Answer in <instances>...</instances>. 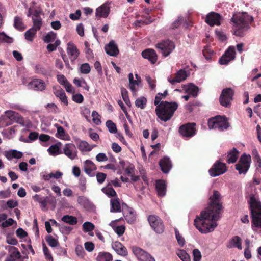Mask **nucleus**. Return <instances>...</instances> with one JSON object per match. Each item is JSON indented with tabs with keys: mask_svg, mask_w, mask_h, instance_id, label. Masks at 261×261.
Masks as SVG:
<instances>
[{
	"mask_svg": "<svg viewBox=\"0 0 261 261\" xmlns=\"http://www.w3.org/2000/svg\"><path fill=\"white\" fill-rule=\"evenodd\" d=\"M220 200V193L214 191L213 195L210 198L208 207L202 211L200 215L195 219L194 225L201 233L212 232L217 227L216 221L219 219L220 211L222 208Z\"/></svg>",
	"mask_w": 261,
	"mask_h": 261,
	"instance_id": "nucleus-1",
	"label": "nucleus"
},
{
	"mask_svg": "<svg viewBox=\"0 0 261 261\" xmlns=\"http://www.w3.org/2000/svg\"><path fill=\"white\" fill-rule=\"evenodd\" d=\"M254 18L248 13L236 12L231 19L232 22L233 34L237 36L243 37L251 29V24Z\"/></svg>",
	"mask_w": 261,
	"mask_h": 261,
	"instance_id": "nucleus-2",
	"label": "nucleus"
},
{
	"mask_svg": "<svg viewBox=\"0 0 261 261\" xmlns=\"http://www.w3.org/2000/svg\"><path fill=\"white\" fill-rule=\"evenodd\" d=\"M161 100L160 94H157L154 100V105L156 106V114L159 119L166 122L172 117L174 112L177 109L178 104L175 102H161Z\"/></svg>",
	"mask_w": 261,
	"mask_h": 261,
	"instance_id": "nucleus-3",
	"label": "nucleus"
},
{
	"mask_svg": "<svg viewBox=\"0 0 261 261\" xmlns=\"http://www.w3.org/2000/svg\"><path fill=\"white\" fill-rule=\"evenodd\" d=\"M252 217V229L254 231L261 232V202L254 195H251L249 201Z\"/></svg>",
	"mask_w": 261,
	"mask_h": 261,
	"instance_id": "nucleus-4",
	"label": "nucleus"
},
{
	"mask_svg": "<svg viewBox=\"0 0 261 261\" xmlns=\"http://www.w3.org/2000/svg\"><path fill=\"white\" fill-rule=\"evenodd\" d=\"M208 126L210 129L223 131L227 129L229 125L225 117L219 116L210 119L208 121Z\"/></svg>",
	"mask_w": 261,
	"mask_h": 261,
	"instance_id": "nucleus-5",
	"label": "nucleus"
},
{
	"mask_svg": "<svg viewBox=\"0 0 261 261\" xmlns=\"http://www.w3.org/2000/svg\"><path fill=\"white\" fill-rule=\"evenodd\" d=\"M251 156L243 154L239 162L236 165V169L240 174H245L248 170L251 163Z\"/></svg>",
	"mask_w": 261,
	"mask_h": 261,
	"instance_id": "nucleus-6",
	"label": "nucleus"
},
{
	"mask_svg": "<svg viewBox=\"0 0 261 261\" xmlns=\"http://www.w3.org/2000/svg\"><path fill=\"white\" fill-rule=\"evenodd\" d=\"M156 47L164 57H167L174 49L175 44L173 42L167 40L161 41L156 44Z\"/></svg>",
	"mask_w": 261,
	"mask_h": 261,
	"instance_id": "nucleus-7",
	"label": "nucleus"
},
{
	"mask_svg": "<svg viewBox=\"0 0 261 261\" xmlns=\"http://www.w3.org/2000/svg\"><path fill=\"white\" fill-rule=\"evenodd\" d=\"M227 171L226 165L217 160L209 169L208 172L211 176L216 177L222 175Z\"/></svg>",
	"mask_w": 261,
	"mask_h": 261,
	"instance_id": "nucleus-8",
	"label": "nucleus"
},
{
	"mask_svg": "<svg viewBox=\"0 0 261 261\" xmlns=\"http://www.w3.org/2000/svg\"><path fill=\"white\" fill-rule=\"evenodd\" d=\"M234 91L231 88L224 89L220 95L219 100L220 104L225 107H229L233 99Z\"/></svg>",
	"mask_w": 261,
	"mask_h": 261,
	"instance_id": "nucleus-9",
	"label": "nucleus"
},
{
	"mask_svg": "<svg viewBox=\"0 0 261 261\" xmlns=\"http://www.w3.org/2000/svg\"><path fill=\"white\" fill-rule=\"evenodd\" d=\"M148 221L150 226L158 233H162L164 230V226L163 221L158 217L155 215H150L148 218Z\"/></svg>",
	"mask_w": 261,
	"mask_h": 261,
	"instance_id": "nucleus-10",
	"label": "nucleus"
},
{
	"mask_svg": "<svg viewBox=\"0 0 261 261\" xmlns=\"http://www.w3.org/2000/svg\"><path fill=\"white\" fill-rule=\"evenodd\" d=\"M132 250L134 254L140 261H155L151 255L138 247L133 246Z\"/></svg>",
	"mask_w": 261,
	"mask_h": 261,
	"instance_id": "nucleus-11",
	"label": "nucleus"
},
{
	"mask_svg": "<svg viewBox=\"0 0 261 261\" xmlns=\"http://www.w3.org/2000/svg\"><path fill=\"white\" fill-rule=\"evenodd\" d=\"M77 150L75 145L73 143H66L63 147V152L67 158L71 160L77 159Z\"/></svg>",
	"mask_w": 261,
	"mask_h": 261,
	"instance_id": "nucleus-12",
	"label": "nucleus"
},
{
	"mask_svg": "<svg viewBox=\"0 0 261 261\" xmlns=\"http://www.w3.org/2000/svg\"><path fill=\"white\" fill-rule=\"evenodd\" d=\"M22 84L25 85L29 89L34 90L36 91H42L45 90L46 84L45 82L38 79H35L29 82L25 83L24 80L22 81Z\"/></svg>",
	"mask_w": 261,
	"mask_h": 261,
	"instance_id": "nucleus-13",
	"label": "nucleus"
},
{
	"mask_svg": "<svg viewBox=\"0 0 261 261\" xmlns=\"http://www.w3.org/2000/svg\"><path fill=\"white\" fill-rule=\"evenodd\" d=\"M179 132L184 137L189 138L196 134L195 124L189 123L179 127Z\"/></svg>",
	"mask_w": 261,
	"mask_h": 261,
	"instance_id": "nucleus-14",
	"label": "nucleus"
},
{
	"mask_svg": "<svg viewBox=\"0 0 261 261\" xmlns=\"http://www.w3.org/2000/svg\"><path fill=\"white\" fill-rule=\"evenodd\" d=\"M188 77V73L185 70L181 69L176 73L175 77L168 76V81L172 85H175L176 83H180L185 81Z\"/></svg>",
	"mask_w": 261,
	"mask_h": 261,
	"instance_id": "nucleus-15",
	"label": "nucleus"
},
{
	"mask_svg": "<svg viewBox=\"0 0 261 261\" xmlns=\"http://www.w3.org/2000/svg\"><path fill=\"white\" fill-rule=\"evenodd\" d=\"M221 16L217 13L211 12L207 14L205 22L210 26L219 25L221 24Z\"/></svg>",
	"mask_w": 261,
	"mask_h": 261,
	"instance_id": "nucleus-16",
	"label": "nucleus"
},
{
	"mask_svg": "<svg viewBox=\"0 0 261 261\" xmlns=\"http://www.w3.org/2000/svg\"><path fill=\"white\" fill-rule=\"evenodd\" d=\"M67 53L72 63L74 62L80 54L76 46L72 42L67 43Z\"/></svg>",
	"mask_w": 261,
	"mask_h": 261,
	"instance_id": "nucleus-17",
	"label": "nucleus"
},
{
	"mask_svg": "<svg viewBox=\"0 0 261 261\" xmlns=\"http://www.w3.org/2000/svg\"><path fill=\"white\" fill-rule=\"evenodd\" d=\"M83 169L88 176L94 177L95 176V171L96 170L97 167L92 161L87 160L84 162Z\"/></svg>",
	"mask_w": 261,
	"mask_h": 261,
	"instance_id": "nucleus-18",
	"label": "nucleus"
},
{
	"mask_svg": "<svg viewBox=\"0 0 261 261\" xmlns=\"http://www.w3.org/2000/svg\"><path fill=\"white\" fill-rule=\"evenodd\" d=\"M226 246L228 249L235 248L239 250H242V240L240 237L238 236H233L227 241Z\"/></svg>",
	"mask_w": 261,
	"mask_h": 261,
	"instance_id": "nucleus-19",
	"label": "nucleus"
},
{
	"mask_svg": "<svg viewBox=\"0 0 261 261\" xmlns=\"http://www.w3.org/2000/svg\"><path fill=\"white\" fill-rule=\"evenodd\" d=\"M113 249L119 255L126 256L128 254L126 248L120 242L116 241L112 243Z\"/></svg>",
	"mask_w": 261,
	"mask_h": 261,
	"instance_id": "nucleus-20",
	"label": "nucleus"
},
{
	"mask_svg": "<svg viewBox=\"0 0 261 261\" xmlns=\"http://www.w3.org/2000/svg\"><path fill=\"white\" fill-rule=\"evenodd\" d=\"M105 49L106 53L111 56L116 57L119 54L118 46L114 40L110 41L106 45Z\"/></svg>",
	"mask_w": 261,
	"mask_h": 261,
	"instance_id": "nucleus-21",
	"label": "nucleus"
},
{
	"mask_svg": "<svg viewBox=\"0 0 261 261\" xmlns=\"http://www.w3.org/2000/svg\"><path fill=\"white\" fill-rule=\"evenodd\" d=\"M120 168H121L126 175L130 176L135 171V168L133 164L128 162L120 161L119 162Z\"/></svg>",
	"mask_w": 261,
	"mask_h": 261,
	"instance_id": "nucleus-22",
	"label": "nucleus"
},
{
	"mask_svg": "<svg viewBox=\"0 0 261 261\" xmlns=\"http://www.w3.org/2000/svg\"><path fill=\"white\" fill-rule=\"evenodd\" d=\"M110 13V7L107 3H105L96 10V16L97 17H107Z\"/></svg>",
	"mask_w": 261,
	"mask_h": 261,
	"instance_id": "nucleus-23",
	"label": "nucleus"
},
{
	"mask_svg": "<svg viewBox=\"0 0 261 261\" xmlns=\"http://www.w3.org/2000/svg\"><path fill=\"white\" fill-rule=\"evenodd\" d=\"M54 93L65 106L68 105V102L66 94L64 91L60 86H57L54 88Z\"/></svg>",
	"mask_w": 261,
	"mask_h": 261,
	"instance_id": "nucleus-24",
	"label": "nucleus"
},
{
	"mask_svg": "<svg viewBox=\"0 0 261 261\" xmlns=\"http://www.w3.org/2000/svg\"><path fill=\"white\" fill-rule=\"evenodd\" d=\"M159 164L161 170L164 173H168L172 167V163L170 159L166 156L161 160Z\"/></svg>",
	"mask_w": 261,
	"mask_h": 261,
	"instance_id": "nucleus-25",
	"label": "nucleus"
},
{
	"mask_svg": "<svg viewBox=\"0 0 261 261\" xmlns=\"http://www.w3.org/2000/svg\"><path fill=\"white\" fill-rule=\"evenodd\" d=\"M142 56L144 58L148 59L152 63H154L157 61V55L153 49H145L142 51Z\"/></svg>",
	"mask_w": 261,
	"mask_h": 261,
	"instance_id": "nucleus-26",
	"label": "nucleus"
},
{
	"mask_svg": "<svg viewBox=\"0 0 261 261\" xmlns=\"http://www.w3.org/2000/svg\"><path fill=\"white\" fill-rule=\"evenodd\" d=\"M129 88L134 93H136L139 87H141V83L134 79L132 73L128 74Z\"/></svg>",
	"mask_w": 261,
	"mask_h": 261,
	"instance_id": "nucleus-27",
	"label": "nucleus"
},
{
	"mask_svg": "<svg viewBox=\"0 0 261 261\" xmlns=\"http://www.w3.org/2000/svg\"><path fill=\"white\" fill-rule=\"evenodd\" d=\"M121 219L112 221L109 225L112 227L113 230L119 236H122L125 232V227L124 225L117 226L116 223Z\"/></svg>",
	"mask_w": 261,
	"mask_h": 261,
	"instance_id": "nucleus-28",
	"label": "nucleus"
},
{
	"mask_svg": "<svg viewBox=\"0 0 261 261\" xmlns=\"http://www.w3.org/2000/svg\"><path fill=\"white\" fill-rule=\"evenodd\" d=\"M156 189L159 196L163 197L165 196L166 191V185L165 181L162 180L156 181Z\"/></svg>",
	"mask_w": 261,
	"mask_h": 261,
	"instance_id": "nucleus-29",
	"label": "nucleus"
},
{
	"mask_svg": "<svg viewBox=\"0 0 261 261\" xmlns=\"http://www.w3.org/2000/svg\"><path fill=\"white\" fill-rule=\"evenodd\" d=\"M4 155L8 160H11L13 158L20 159L22 158L23 154L21 152L16 150H11L10 151H6Z\"/></svg>",
	"mask_w": 261,
	"mask_h": 261,
	"instance_id": "nucleus-30",
	"label": "nucleus"
},
{
	"mask_svg": "<svg viewBox=\"0 0 261 261\" xmlns=\"http://www.w3.org/2000/svg\"><path fill=\"white\" fill-rule=\"evenodd\" d=\"M239 156V151L237 149L233 148L232 150L227 152V162L228 164L235 163Z\"/></svg>",
	"mask_w": 261,
	"mask_h": 261,
	"instance_id": "nucleus-31",
	"label": "nucleus"
},
{
	"mask_svg": "<svg viewBox=\"0 0 261 261\" xmlns=\"http://www.w3.org/2000/svg\"><path fill=\"white\" fill-rule=\"evenodd\" d=\"M110 212L111 213H117L121 212V205L119 199L117 197L112 198L110 200Z\"/></svg>",
	"mask_w": 261,
	"mask_h": 261,
	"instance_id": "nucleus-32",
	"label": "nucleus"
},
{
	"mask_svg": "<svg viewBox=\"0 0 261 261\" xmlns=\"http://www.w3.org/2000/svg\"><path fill=\"white\" fill-rule=\"evenodd\" d=\"M78 148L81 152L90 151L95 145L89 144L87 141L81 140L77 144Z\"/></svg>",
	"mask_w": 261,
	"mask_h": 261,
	"instance_id": "nucleus-33",
	"label": "nucleus"
},
{
	"mask_svg": "<svg viewBox=\"0 0 261 261\" xmlns=\"http://www.w3.org/2000/svg\"><path fill=\"white\" fill-rule=\"evenodd\" d=\"M184 90L190 95L196 97L198 92V88L192 84L184 85Z\"/></svg>",
	"mask_w": 261,
	"mask_h": 261,
	"instance_id": "nucleus-34",
	"label": "nucleus"
},
{
	"mask_svg": "<svg viewBox=\"0 0 261 261\" xmlns=\"http://www.w3.org/2000/svg\"><path fill=\"white\" fill-rule=\"evenodd\" d=\"M123 216L129 223H133L136 219L135 213L129 208L127 211L123 212Z\"/></svg>",
	"mask_w": 261,
	"mask_h": 261,
	"instance_id": "nucleus-35",
	"label": "nucleus"
},
{
	"mask_svg": "<svg viewBox=\"0 0 261 261\" xmlns=\"http://www.w3.org/2000/svg\"><path fill=\"white\" fill-rule=\"evenodd\" d=\"M112 255L107 252H100L98 253L96 257L97 261H112Z\"/></svg>",
	"mask_w": 261,
	"mask_h": 261,
	"instance_id": "nucleus-36",
	"label": "nucleus"
},
{
	"mask_svg": "<svg viewBox=\"0 0 261 261\" xmlns=\"http://www.w3.org/2000/svg\"><path fill=\"white\" fill-rule=\"evenodd\" d=\"M14 27L19 31H23L25 29V26L21 18L19 16L14 17Z\"/></svg>",
	"mask_w": 261,
	"mask_h": 261,
	"instance_id": "nucleus-37",
	"label": "nucleus"
},
{
	"mask_svg": "<svg viewBox=\"0 0 261 261\" xmlns=\"http://www.w3.org/2000/svg\"><path fill=\"white\" fill-rule=\"evenodd\" d=\"M223 56H227L229 60H233L236 57L235 47L233 46H229L225 51Z\"/></svg>",
	"mask_w": 261,
	"mask_h": 261,
	"instance_id": "nucleus-38",
	"label": "nucleus"
},
{
	"mask_svg": "<svg viewBox=\"0 0 261 261\" xmlns=\"http://www.w3.org/2000/svg\"><path fill=\"white\" fill-rule=\"evenodd\" d=\"M62 221L70 225H75L77 223V221L76 217L69 215H65L62 217Z\"/></svg>",
	"mask_w": 261,
	"mask_h": 261,
	"instance_id": "nucleus-39",
	"label": "nucleus"
},
{
	"mask_svg": "<svg viewBox=\"0 0 261 261\" xmlns=\"http://www.w3.org/2000/svg\"><path fill=\"white\" fill-rule=\"evenodd\" d=\"M0 42L10 44L13 42V38L8 36L4 32H0Z\"/></svg>",
	"mask_w": 261,
	"mask_h": 261,
	"instance_id": "nucleus-40",
	"label": "nucleus"
},
{
	"mask_svg": "<svg viewBox=\"0 0 261 261\" xmlns=\"http://www.w3.org/2000/svg\"><path fill=\"white\" fill-rule=\"evenodd\" d=\"M147 103V99L144 96L138 98L135 101V105L137 107L141 109L145 108Z\"/></svg>",
	"mask_w": 261,
	"mask_h": 261,
	"instance_id": "nucleus-41",
	"label": "nucleus"
},
{
	"mask_svg": "<svg viewBox=\"0 0 261 261\" xmlns=\"http://www.w3.org/2000/svg\"><path fill=\"white\" fill-rule=\"evenodd\" d=\"M37 32L35 29L30 28L24 34L25 39L30 42H32Z\"/></svg>",
	"mask_w": 261,
	"mask_h": 261,
	"instance_id": "nucleus-42",
	"label": "nucleus"
},
{
	"mask_svg": "<svg viewBox=\"0 0 261 261\" xmlns=\"http://www.w3.org/2000/svg\"><path fill=\"white\" fill-rule=\"evenodd\" d=\"M57 36L56 33L50 31L44 36L43 40L45 43H50L54 41Z\"/></svg>",
	"mask_w": 261,
	"mask_h": 261,
	"instance_id": "nucleus-43",
	"label": "nucleus"
},
{
	"mask_svg": "<svg viewBox=\"0 0 261 261\" xmlns=\"http://www.w3.org/2000/svg\"><path fill=\"white\" fill-rule=\"evenodd\" d=\"M106 125L108 129L109 132L111 134H116L117 132V129L116 124L110 120L107 121Z\"/></svg>",
	"mask_w": 261,
	"mask_h": 261,
	"instance_id": "nucleus-44",
	"label": "nucleus"
},
{
	"mask_svg": "<svg viewBox=\"0 0 261 261\" xmlns=\"http://www.w3.org/2000/svg\"><path fill=\"white\" fill-rule=\"evenodd\" d=\"M32 20L33 26L31 28L35 29L37 32L41 29L42 25V19L41 18H35L33 17Z\"/></svg>",
	"mask_w": 261,
	"mask_h": 261,
	"instance_id": "nucleus-45",
	"label": "nucleus"
},
{
	"mask_svg": "<svg viewBox=\"0 0 261 261\" xmlns=\"http://www.w3.org/2000/svg\"><path fill=\"white\" fill-rule=\"evenodd\" d=\"M177 255L182 261H191L189 255L184 250H179Z\"/></svg>",
	"mask_w": 261,
	"mask_h": 261,
	"instance_id": "nucleus-46",
	"label": "nucleus"
},
{
	"mask_svg": "<svg viewBox=\"0 0 261 261\" xmlns=\"http://www.w3.org/2000/svg\"><path fill=\"white\" fill-rule=\"evenodd\" d=\"M49 153L52 155H57L62 153L60 151L59 147L57 145H51L47 149Z\"/></svg>",
	"mask_w": 261,
	"mask_h": 261,
	"instance_id": "nucleus-47",
	"label": "nucleus"
},
{
	"mask_svg": "<svg viewBox=\"0 0 261 261\" xmlns=\"http://www.w3.org/2000/svg\"><path fill=\"white\" fill-rule=\"evenodd\" d=\"M121 93L122 97V98L125 102V103L129 107H130L131 103L129 100L128 92L124 88L121 89Z\"/></svg>",
	"mask_w": 261,
	"mask_h": 261,
	"instance_id": "nucleus-48",
	"label": "nucleus"
},
{
	"mask_svg": "<svg viewBox=\"0 0 261 261\" xmlns=\"http://www.w3.org/2000/svg\"><path fill=\"white\" fill-rule=\"evenodd\" d=\"M45 239L48 245L51 247H55L59 244L58 240L51 235L46 236Z\"/></svg>",
	"mask_w": 261,
	"mask_h": 261,
	"instance_id": "nucleus-49",
	"label": "nucleus"
},
{
	"mask_svg": "<svg viewBox=\"0 0 261 261\" xmlns=\"http://www.w3.org/2000/svg\"><path fill=\"white\" fill-rule=\"evenodd\" d=\"M102 191L109 197H114L116 195V192L111 187H104L101 189Z\"/></svg>",
	"mask_w": 261,
	"mask_h": 261,
	"instance_id": "nucleus-50",
	"label": "nucleus"
},
{
	"mask_svg": "<svg viewBox=\"0 0 261 261\" xmlns=\"http://www.w3.org/2000/svg\"><path fill=\"white\" fill-rule=\"evenodd\" d=\"M92 121L93 123L97 125H99L101 123L100 120V116L98 112L96 111H93L92 113Z\"/></svg>",
	"mask_w": 261,
	"mask_h": 261,
	"instance_id": "nucleus-51",
	"label": "nucleus"
},
{
	"mask_svg": "<svg viewBox=\"0 0 261 261\" xmlns=\"http://www.w3.org/2000/svg\"><path fill=\"white\" fill-rule=\"evenodd\" d=\"M75 253L76 255L81 258H83L85 255V252L81 245H77L75 247Z\"/></svg>",
	"mask_w": 261,
	"mask_h": 261,
	"instance_id": "nucleus-52",
	"label": "nucleus"
},
{
	"mask_svg": "<svg viewBox=\"0 0 261 261\" xmlns=\"http://www.w3.org/2000/svg\"><path fill=\"white\" fill-rule=\"evenodd\" d=\"M91 68L88 63H84L80 66V71L82 73L88 74Z\"/></svg>",
	"mask_w": 261,
	"mask_h": 261,
	"instance_id": "nucleus-53",
	"label": "nucleus"
},
{
	"mask_svg": "<svg viewBox=\"0 0 261 261\" xmlns=\"http://www.w3.org/2000/svg\"><path fill=\"white\" fill-rule=\"evenodd\" d=\"M83 230L85 232H90L94 229V225L90 222H86L83 225Z\"/></svg>",
	"mask_w": 261,
	"mask_h": 261,
	"instance_id": "nucleus-54",
	"label": "nucleus"
},
{
	"mask_svg": "<svg viewBox=\"0 0 261 261\" xmlns=\"http://www.w3.org/2000/svg\"><path fill=\"white\" fill-rule=\"evenodd\" d=\"M66 136V134L64 128L63 127L58 128V130H57L56 134V137L61 139L68 140L65 138Z\"/></svg>",
	"mask_w": 261,
	"mask_h": 261,
	"instance_id": "nucleus-55",
	"label": "nucleus"
},
{
	"mask_svg": "<svg viewBox=\"0 0 261 261\" xmlns=\"http://www.w3.org/2000/svg\"><path fill=\"white\" fill-rule=\"evenodd\" d=\"M95 176H96L97 182L100 184H102L107 177V174L102 172L97 173L95 174Z\"/></svg>",
	"mask_w": 261,
	"mask_h": 261,
	"instance_id": "nucleus-56",
	"label": "nucleus"
},
{
	"mask_svg": "<svg viewBox=\"0 0 261 261\" xmlns=\"http://www.w3.org/2000/svg\"><path fill=\"white\" fill-rule=\"evenodd\" d=\"M81 114L85 117L87 120H88L90 115V109L86 107H82L81 108Z\"/></svg>",
	"mask_w": 261,
	"mask_h": 261,
	"instance_id": "nucleus-57",
	"label": "nucleus"
},
{
	"mask_svg": "<svg viewBox=\"0 0 261 261\" xmlns=\"http://www.w3.org/2000/svg\"><path fill=\"white\" fill-rule=\"evenodd\" d=\"M193 261H200L201 259V253L197 249L193 250Z\"/></svg>",
	"mask_w": 261,
	"mask_h": 261,
	"instance_id": "nucleus-58",
	"label": "nucleus"
},
{
	"mask_svg": "<svg viewBox=\"0 0 261 261\" xmlns=\"http://www.w3.org/2000/svg\"><path fill=\"white\" fill-rule=\"evenodd\" d=\"M14 220L12 218L6 219L4 222L1 223L0 226L3 228L7 227L12 226L14 223Z\"/></svg>",
	"mask_w": 261,
	"mask_h": 261,
	"instance_id": "nucleus-59",
	"label": "nucleus"
},
{
	"mask_svg": "<svg viewBox=\"0 0 261 261\" xmlns=\"http://www.w3.org/2000/svg\"><path fill=\"white\" fill-rule=\"evenodd\" d=\"M175 236L179 245H180L181 246H183L185 242V239L180 234L179 232L177 229L175 230Z\"/></svg>",
	"mask_w": 261,
	"mask_h": 261,
	"instance_id": "nucleus-60",
	"label": "nucleus"
},
{
	"mask_svg": "<svg viewBox=\"0 0 261 261\" xmlns=\"http://www.w3.org/2000/svg\"><path fill=\"white\" fill-rule=\"evenodd\" d=\"M43 251L45 256V258L48 260V261H53V258L51 255L49 253L48 248L45 245H43Z\"/></svg>",
	"mask_w": 261,
	"mask_h": 261,
	"instance_id": "nucleus-61",
	"label": "nucleus"
},
{
	"mask_svg": "<svg viewBox=\"0 0 261 261\" xmlns=\"http://www.w3.org/2000/svg\"><path fill=\"white\" fill-rule=\"evenodd\" d=\"M60 44V41L58 40H56L54 44H49L47 46V49L48 51L51 52L56 50L57 47Z\"/></svg>",
	"mask_w": 261,
	"mask_h": 261,
	"instance_id": "nucleus-62",
	"label": "nucleus"
},
{
	"mask_svg": "<svg viewBox=\"0 0 261 261\" xmlns=\"http://www.w3.org/2000/svg\"><path fill=\"white\" fill-rule=\"evenodd\" d=\"M72 100L77 103H81L84 100V97L81 94H75L72 95Z\"/></svg>",
	"mask_w": 261,
	"mask_h": 261,
	"instance_id": "nucleus-63",
	"label": "nucleus"
},
{
	"mask_svg": "<svg viewBox=\"0 0 261 261\" xmlns=\"http://www.w3.org/2000/svg\"><path fill=\"white\" fill-rule=\"evenodd\" d=\"M145 79L149 85L150 88L152 90L154 89L156 86L155 80L151 79L149 75H146Z\"/></svg>",
	"mask_w": 261,
	"mask_h": 261,
	"instance_id": "nucleus-64",
	"label": "nucleus"
}]
</instances>
